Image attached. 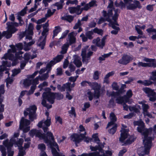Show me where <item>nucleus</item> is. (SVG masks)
Listing matches in <instances>:
<instances>
[{"label":"nucleus","mask_w":156,"mask_h":156,"mask_svg":"<svg viewBox=\"0 0 156 156\" xmlns=\"http://www.w3.org/2000/svg\"><path fill=\"white\" fill-rule=\"evenodd\" d=\"M11 47L12 49L8 50V53L4 54L2 59L8 58L9 60H11L12 66L16 65L18 63V59H23L28 62L29 59L30 58V55L29 53H25L24 57H23L20 55L23 53L22 51H19L18 52H16V48L14 46L12 45Z\"/></svg>","instance_id":"obj_1"},{"label":"nucleus","mask_w":156,"mask_h":156,"mask_svg":"<svg viewBox=\"0 0 156 156\" xmlns=\"http://www.w3.org/2000/svg\"><path fill=\"white\" fill-rule=\"evenodd\" d=\"M115 105L114 99L112 98L109 101V104L108 105V107L109 108H113Z\"/></svg>","instance_id":"obj_51"},{"label":"nucleus","mask_w":156,"mask_h":156,"mask_svg":"<svg viewBox=\"0 0 156 156\" xmlns=\"http://www.w3.org/2000/svg\"><path fill=\"white\" fill-rule=\"evenodd\" d=\"M134 126H138L137 130L138 132L142 133V134L144 136V139L143 140V143L144 144H148L149 142L151 143H152V137L148 136V135H151L152 134V128H150L149 129H145L144 128V123L141 120L134 121L133 122Z\"/></svg>","instance_id":"obj_2"},{"label":"nucleus","mask_w":156,"mask_h":156,"mask_svg":"<svg viewBox=\"0 0 156 156\" xmlns=\"http://www.w3.org/2000/svg\"><path fill=\"white\" fill-rule=\"evenodd\" d=\"M23 142V139L20 138L19 140L16 141V142L14 143L15 147H18V149L19 150V148H22L23 149V147L22 146V145Z\"/></svg>","instance_id":"obj_34"},{"label":"nucleus","mask_w":156,"mask_h":156,"mask_svg":"<svg viewBox=\"0 0 156 156\" xmlns=\"http://www.w3.org/2000/svg\"><path fill=\"white\" fill-rule=\"evenodd\" d=\"M36 88V86L34 85H32L30 87V90L28 91V94L30 95L34 92V90Z\"/></svg>","instance_id":"obj_56"},{"label":"nucleus","mask_w":156,"mask_h":156,"mask_svg":"<svg viewBox=\"0 0 156 156\" xmlns=\"http://www.w3.org/2000/svg\"><path fill=\"white\" fill-rule=\"evenodd\" d=\"M69 45L68 44H64L62 46V51H60V53L62 55H63L66 53L68 48Z\"/></svg>","instance_id":"obj_41"},{"label":"nucleus","mask_w":156,"mask_h":156,"mask_svg":"<svg viewBox=\"0 0 156 156\" xmlns=\"http://www.w3.org/2000/svg\"><path fill=\"white\" fill-rule=\"evenodd\" d=\"M0 150L2 153V156H6V153L5 148L2 146H0Z\"/></svg>","instance_id":"obj_59"},{"label":"nucleus","mask_w":156,"mask_h":156,"mask_svg":"<svg viewBox=\"0 0 156 156\" xmlns=\"http://www.w3.org/2000/svg\"><path fill=\"white\" fill-rule=\"evenodd\" d=\"M148 67H156V60L152 58L150 63H148Z\"/></svg>","instance_id":"obj_43"},{"label":"nucleus","mask_w":156,"mask_h":156,"mask_svg":"<svg viewBox=\"0 0 156 156\" xmlns=\"http://www.w3.org/2000/svg\"><path fill=\"white\" fill-rule=\"evenodd\" d=\"M17 19L19 21V23L16 22H8L6 23V25L8 26L9 28L13 32H15L18 30L17 29L15 28V27H17L19 26H22L24 23L21 17L17 16Z\"/></svg>","instance_id":"obj_8"},{"label":"nucleus","mask_w":156,"mask_h":156,"mask_svg":"<svg viewBox=\"0 0 156 156\" xmlns=\"http://www.w3.org/2000/svg\"><path fill=\"white\" fill-rule=\"evenodd\" d=\"M122 127L121 128V129L120 130L121 132V136L119 138V140L122 142H123L124 140L127 137V133L128 132L129 130L127 129H125V128L127 127L126 126L123 124L122 125Z\"/></svg>","instance_id":"obj_19"},{"label":"nucleus","mask_w":156,"mask_h":156,"mask_svg":"<svg viewBox=\"0 0 156 156\" xmlns=\"http://www.w3.org/2000/svg\"><path fill=\"white\" fill-rule=\"evenodd\" d=\"M46 37L41 36L38 39L37 43V45L40 47L41 49L44 48L46 41Z\"/></svg>","instance_id":"obj_23"},{"label":"nucleus","mask_w":156,"mask_h":156,"mask_svg":"<svg viewBox=\"0 0 156 156\" xmlns=\"http://www.w3.org/2000/svg\"><path fill=\"white\" fill-rule=\"evenodd\" d=\"M112 127L108 130L109 133L112 135L114 134L115 133L117 127V124H115Z\"/></svg>","instance_id":"obj_37"},{"label":"nucleus","mask_w":156,"mask_h":156,"mask_svg":"<svg viewBox=\"0 0 156 156\" xmlns=\"http://www.w3.org/2000/svg\"><path fill=\"white\" fill-rule=\"evenodd\" d=\"M3 144L7 148V152L8 153L7 156H13L14 154V151H11V147L13 145L12 143H9L8 140H6L4 141Z\"/></svg>","instance_id":"obj_21"},{"label":"nucleus","mask_w":156,"mask_h":156,"mask_svg":"<svg viewBox=\"0 0 156 156\" xmlns=\"http://www.w3.org/2000/svg\"><path fill=\"white\" fill-rule=\"evenodd\" d=\"M90 86L92 87V88L94 90L95 94L96 95L97 98H98L100 96V87L98 83L96 82L91 83Z\"/></svg>","instance_id":"obj_22"},{"label":"nucleus","mask_w":156,"mask_h":156,"mask_svg":"<svg viewBox=\"0 0 156 156\" xmlns=\"http://www.w3.org/2000/svg\"><path fill=\"white\" fill-rule=\"evenodd\" d=\"M110 117L111 121L108 123L106 128L110 127L115 124V123L116 121V118L115 114L111 112L110 115Z\"/></svg>","instance_id":"obj_24"},{"label":"nucleus","mask_w":156,"mask_h":156,"mask_svg":"<svg viewBox=\"0 0 156 156\" xmlns=\"http://www.w3.org/2000/svg\"><path fill=\"white\" fill-rule=\"evenodd\" d=\"M144 147H141L138 151V153L139 156H144L145 154H148L149 150L151 147V143L150 141L148 144H144Z\"/></svg>","instance_id":"obj_11"},{"label":"nucleus","mask_w":156,"mask_h":156,"mask_svg":"<svg viewBox=\"0 0 156 156\" xmlns=\"http://www.w3.org/2000/svg\"><path fill=\"white\" fill-rule=\"evenodd\" d=\"M34 43L35 41L33 40L28 43H26L25 41L24 42V50L26 51L30 50L31 48L30 46L34 44Z\"/></svg>","instance_id":"obj_30"},{"label":"nucleus","mask_w":156,"mask_h":156,"mask_svg":"<svg viewBox=\"0 0 156 156\" xmlns=\"http://www.w3.org/2000/svg\"><path fill=\"white\" fill-rule=\"evenodd\" d=\"M90 7L88 3L85 4L83 7L81 8H80V10L79 13H81L82 11L83 10L85 11L88 10L90 9Z\"/></svg>","instance_id":"obj_54"},{"label":"nucleus","mask_w":156,"mask_h":156,"mask_svg":"<svg viewBox=\"0 0 156 156\" xmlns=\"http://www.w3.org/2000/svg\"><path fill=\"white\" fill-rule=\"evenodd\" d=\"M63 88L64 91L65 89L67 92L70 91L71 90V83L69 82L67 83L63 84Z\"/></svg>","instance_id":"obj_40"},{"label":"nucleus","mask_w":156,"mask_h":156,"mask_svg":"<svg viewBox=\"0 0 156 156\" xmlns=\"http://www.w3.org/2000/svg\"><path fill=\"white\" fill-rule=\"evenodd\" d=\"M48 73L49 71L48 70L46 73H44L41 76H40V80L41 81H43L47 79L48 77Z\"/></svg>","instance_id":"obj_50"},{"label":"nucleus","mask_w":156,"mask_h":156,"mask_svg":"<svg viewBox=\"0 0 156 156\" xmlns=\"http://www.w3.org/2000/svg\"><path fill=\"white\" fill-rule=\"evenodd\" d=\"M21 71V70L20 69H14L12 70V76H14L19 73H20Z\"/></svg>","instance_id":"obj_53"},{"label":"nucleus","mask_w":156,"mask_h":156,"mask_svg":"<svg viewBox=\"0 0 156 156\" xmlns=\"http://www.w3.org/2000/svg\"><path fill=\"white\" fill-rule=\"evenodd\" d=\"M137 65L139 67H148V63L143 62H139L137 63Z\"/></svg>","instance_id":"obj_52"},{"label":"nucleus","mask_w":156,"mask_h":156,"mask_svg":"<svg viewBox=\"0 0 156 156\" xmlns=\"http://www.w3.org/2000/svg\"><path fill=\"white\" fill-rule=\"evenodd\" d=\"M93 34V31H88L86 33L85 35L88 39L91 40L93 38L92 35Z\"/></svg>","instance_id":"obj_48"},{"label":"nucleus","mask_w":156,"mask_h":156,"mask_svg":"<svg viewBox=\"0 0 156 156\" xmlns=\"http://www.w3.org/2000/svg\"><path fill=\"white\" fill-rule=\"evenodd\" d=\"M112 87L113 90H118L119 88V86L118 85L117 83L116 82H113L112 83Z\"/></svg>","instance_id":"obj_57"},{"label":"nucleus","mask_w":156,"mask_h":156,"mask_svg":"<svg viewBox=\"0 0 156 156\" xmlns=\"http://www.w3.org/2000/svg\"><path fill=\"white\" fill-rule=\"evenodd\" d=\"M80 5H77L76 7H71L69 9V12L71 14L76 13L77 15H80Z\"/></svg>","instance_id":"obj_27"},{"label":"nucleus","mask_w":156,"mask_h":156,"mask_svg":"<svg viewBox=\"0 0 156 156\" xmlns=\"http://www.w3.org/2000/svg\"><path fill=\"white\" fill-rule=\"evenodd\" d=\"M32 84V80L26 79L23 82V84L25 87H28Z\"/></svg>","instance_id":"obj_47"},{"label":"nucleus","mask_w":156,"mask_h":156,"mask_svg":"<svg viewBox=\"0 0 156 156\" xmlns=\"http://www.w3.org/2000/svg\"><path fill=\"white\" fill-rule=\"evenodd\" d=\"M19 134L18 133H15L14 134L13 137L12 138L10 141H9V143H12L13 145V144L16 142V140L17 139V137L19 136Z\"/></svg>","instance_id":"obj_35"},{"label":"nucleus","mask_w":156,"mask_h":156,"mask_svg":"<svg viewBox=\"0 0 156 156\" xmlns=\"http://www.w3.org/2000/svg\"><path fill=\"white\" fill-rule=\"evenodd\" d=\"M63 0H60V2H56L55 4V5L57 7V9L58 10L61 9L62 8V3H63Z\"/></svg>","instance_id":"obj_46"},{"label":"nucleus","mask_w":156,"mask_h":156,"mask_svg":"<svg viewBox=\"0 0 156 156\" xmlns=\"http://www.w3.org/2000/svg\"><path fill=\"white\" fill-rule=\"evenodd\" d=\"M25 150L22 148H19V151L18 156H23L26 154Z\"/></svg>","instance_id":"obj_61"},{"label":"nucleus","mask_w":156,"mask_h":156,"mask_svg":"<svg viewBox=\"0 0 156 156\" xmlns=\"http://www.w3.org/2000/svg\"><path fill=\"white\" fill-rule=\"evenodd\" d=\"M100 74L98 71H95L93 76V79L95 80L98 79L99 78V76Z\"/></svg>","instance_id":"obj_63"},{"label":"nucleus","mask_w":156,"mask_h":156,"mask_svg":"<svg viewBox=\"0 0 156 156\" xmlns=\"http://www.w3.org/2000/svg\"><path fill=\"white\" fill-rule=\"evenodd\" d=\"M86 132H84V134H80V135L76 133L73 134L70 136L71 140L75 142L76 146H77V144L80 142L83 139H84V141L87 143L91 141L92 139L85 136Z\"/></svg>","instance_id":"obj_6"},{"label":"nucleus","mask_w":156,"mask_h":156,"mask_svg":"<svg viewBox=\"0 0 156 156\" xmlns=\"http://www.w3.org/2000/svg\"><path fill=\"white\" fill-rule=\"evenodd\" d=\"M68 113L70 114V116L72 117L74 116V117L76 116V113L74 108L72 107L71 108V110L68 111Z\"/></svg>","instance_id":"obj_49"},{"label":"nucleus","mask_w":156,"mask_h":156,"mask_svg":"<svg viewBox=\"0 0 156 156\" xmlns=\"http://www.w3.org/2000/svg\"><path fill=\"white\" fill-rule=\"evenodd\" d=\"M48 26L49 24L48 23V21H47L45 23L43 24V31L42 33V36H41L46 37V33L48 32L49 30V29L48 28Z\"/></svg>","instance_id":"obj_28"},{"label":"nucleus","mask_w":156,"mask_h":156,"mask_svg":"<svg viewBox=\"0 0 156 156\" xmlns=\"http://www.w3.org/2000/svg\"><path fill=\"white\" fill-rule=\"evenodd\" d=\"M63 57L64 55H63L62 54L57 55L52 60V61L53 62V64H55L56 63L60 62L63 58Z\"/></svg>","instance_id":"obj_33"},{"label":"nucleus","mask_w":156,"mask_h":156,"mask_svg":"<svg viewBox=\"0 0 156 156\" xmlns=\"http://www.w3.org/2000/svg\"><path fill=\"white\" fill-rule=\"evenodd\" d=\"M53 61L52 60L51 61L49 62L47 65L46 67L45 68H46L47 69H48L50 70L51 69V67L55 65V64H53Z\"/></svg>","instance_id":"obj_60"},{"label":"nucleus","mask_w":156,"mask_h":156,"mask_svg":"<svg viewBox=\"0 0 156 156\" xmlns=\"http://www.w3.org/2000/svg\"><path fill=\"white\" fill-rule=\"evenodd\" d=\"M51 151L53 156H65L62 153H59L58 152L56 149L55 148H52Z\"/></svg>","instance_id":"obj_36"},{"label":"nucleus","mask_w":156,"mask_h":156,"mask_svg":"<svg viewBox=\"0 0 156 156\" xmlns=\"http://www.w3.org/2000/svg\"><path fill=\"white\" fill-rule=\"evenodd\" d=\"M133 3L129 2L126 5V9L127 10H134L137 8L140 9L142 7L140 2L137 0H135L133 2Z\"/></svg>","instance_id":"obj_15"},{"label":"nucleus","mask_w":156,"mask_h":156,"mask_svg":"<svg viewBox=\"0 0 156 156\" xmlns=\"http://www.w3.org/2000/svg\"><path fill=\"white\" fill-rule=\"evenodd\" d=\"M112 54V52H109L108 54H104L103 55H102L101 57H100L99 58L98 60L101 61L105 60V58L109 57Z\"/></svg>","instance_id":"obj_45"},{"label":"nucleus","mask_w":156,"mask_h":156,"mask_svg":"<svg viewBox=\"0 0 156 156\" xmlns=\"http://www.w3.org/2000/svg\"><path fill=\"white\" fill-rule=\"evenodd\" d=\"M132 56L126 54L123 55L122 58L118 61V62L123 65H126L133 60Z\"/></svg>","instance_id":"obj_14"},{"label":"nucleus","mask_w":156,"mask_h":156,"mask_svg":"<svg viewBox=\"0 0 156 156\" xmlns=\"http://www.w3.org/2000/svg\"><path fill=\"white\" fill-rule=\"evenodd\" d=\"M118 12V9L115 10V13L112 17V20H113L114 21H112L111 22H110L109 23V25L114 29L119 31L120 30L119 28V27L115 26V25H119V24L116 21L119 16Z\"/></svg>","instance_id":"obj_12"},{"label":"nucleus","mask_w":156,"mask_h":156,"mask_svg":"<svg viewBox=\"0 0 156 156\" xmlns=\"http://www.w3.org/2000/svg\"><path fill=\"white\" fill-rule=\"evenodd\" d=\"M74 17L70 15H64L61 17L62 20L66 21L69 23L71 22L74 19Z\"/></svg>","instance_id":"obj_31"},{"label":"nucleus","mask_w":156,"mask_h":156,"mask_svg":"<svg viewBox=\"0 0 156 156\" xmlns=\"http://www.w3.org/2000/svg\"><path fill=\"white\" fill-rule=\"evenodd\" d=\"M139 103L142 105L143 113L147 111V109L149 108V106L147 105L144 104L143 101L139 102Z\"/></svg>","instance_id":"obj_42"},{"label":"nucleus","mask_w":156,"mask_h":156,"mask_svg":"<svg viewBox=\"0 0 156 156\" xmlns=\"http://www.w3.org/2000/svg\"><path fill=\"white\" fill-rule=\"evenodd\" d=\"M30 136L33 137L35 135L36 137L39 138L40 139H43L44 142L47 144H50L51 141H53L54 137L53 134L51 132H48L46 134L42 133L38 130L36 129L31 130L29 132Z\"/></svg>","instance_id":"obj_4"},{"label":"nucleus","mask_w":156,"mask_h":156,"mask_svg":"<svg viewBox=\"0 0 156 156\" xmlns=\"http://www.w3.org/2000/svg\"><path fill=\"white\" fill-rule=\"evenodd\" d=\"M132 91L130 89L127 91L126 95H124V97L126 100H128L132 97Z\"/></svg>","instance_id":"obj_39"},{"label":"nucleus","mask_w":156,"mask_h":156,"mask_svg":"<svg viewBox=\"0 0 156 156\" xmlns=\"http://www.w3.org/2000/svg\"><path fill=\"white\" fill-rule=\"evenodd\" d=\"M106 39V36H104L101 39L99 37H98L93 40V42L96 44L97 46L102 49L105 46V40Z\"/></svg>","instance_id":"obj_18"},{"label":"nucleus","mask_w":156,"mask_h":156,"mask_svg":"<svg viewBox=\"0 0 156 156\" xmlns=\"http://www.w3.org/2000/svg\"><path fill=\"white\" fill-rule=\"evenodd\" d=\"M73 57L74 58V60L73 61L74 64L77 67H80L82 64L80 57L76 55H74Z\"/></svg>","instance_id":"obj_26"},{"label":"nucleus","mask_w":156,"mask_h":156,"mask_svg":"<svg viewBox=\"0 0 156 156\" xmlns=\"http://www.w3.org/2000/svg\"><path fill=\"white\" fill-rule=\"evenodd\" d=\"M124 96H119L115 100L116 102L119 104H121L123 103L124 101Z\"/></svg>","instance_id":"obj_44"},{"label":"nucleus","mask_w":156,"mask_h":156,"mask_svg":"<svg viewBox=\"0 0 156 156\" xmlns=\"http://www.w3.org/2000/svg\"><path fill=\"white\" fill-rule=\"evenodd\" d=\"M21 60V61L20 62V68L21 69H24V67H25L28 62H26V61L23 59Z\"/></svg>","instance_id":"obj_58"},{"label":"nucleus","mask_w":156,"mask_h":156,"mask_svg":"<svg viewBox=\"0 0 156 156\" xmlns=\"http://www.w3.org/2000/svg\"><path fill=\"white\" fill-rule=\"evenodd\" d=\"M76 35L74 32H72L69 33L66 39L67 42L69 45L75 43L76 41V38L75 37Z\"/></svg>","instance_id":"obj_20"},{"label":"nucleus","mask_w":156,"mask_h":156,"mask_svg":"<svg viewBox=\"0 0 156 156\" xmlns=\"http://www.w3.org/2000/svg\"><path fill=\"white\" fill-rule=\"evenodd\" d=\"M61 31V29L59 26H56L55 27V29L53 30V38L56 36Z\"/></svg>","instance_id":"obj_38"},{"label":"nucleus","mask_w":156,"mask_h":156,"mask_svg":"<svg viewBox=\"0 0 156 156\" xmlns=\"http://www.w3.org/2000/svg\"><path fill=\"white\" fill-rule=\"evenodd\" d=\"M7 28L8 30L4 31L2 32V36H5V37L8 39L11 37L12 36V34L13 33H14L9 28L8 26H7Z\"/></svg>","instance_id":"obj_29"},{"label":"nucleus","mask_w":156,"mask_h":156,"mask_svg":"<svg viewBox=\"0 0 156 156\" xmlns=\"http://www.w3.org/2000/svg\"><path fill=\"white\" fill-rule=\"evenodd\" d=\"M30 123V121L29 120L24 119L23 117L22 118L20 122V129H22L24 126H27L29 125Z\"/></svg>","instance_id":"obj_25"},{"label":"nucleus","mask_w":156,"mask_h":156,"mask_svg":"<svg viewBox=\"0 0 156 156\" xmlns=\"http://www.w3.org/2000/svg\"><path fill=\"white\" fill-rule=\"evenodd\" d=\"M92 138L94 140V142L98 144V146H96L94 147H91L90 149L92 151H95L94 152L89 154H83L81 155L78 156H103L99 154V152L96 151L97 150H100L104 147V145L100 143V140L98 137L97 134H95L92 136Z\"/></svg>","instance_id":"obj_5"},{"label":"nucleus","mask_w":156,"mask_h":156,"mask_svg":"<svg viewBox=\"0 0 156 156\" xmlns=\"http://www.w3.org/2000/svg\"><path fill=\"white\" fill-rule=\"evenodd\" d=\"M45 115L47 116V119L46 120H42L37 125L39 127L43 129L44 133L47 131L48 127L50 126L51 123V119L49 117V113L48 112H46Z\"/></svg>","instance_id":"obj_9"},{"label":"nucleus","mask_w":156,"mask_h":156,"mask_svg":"<svg viewBox=\"0 0 156 156\" xmlns=\"http://www.w3.org/2000/svg\"><path fill=\"white\" fill-rule=\"evenodd\" d=\"M102 15L107 20V21L109 23L112 21L113 13L111 9H108L107 12L103 10L102 12Z\"/></svg>","instance_id":"obj_17"},{"label":"nucleus","mask_w":156,"mask_h":156,"mask_svg":"<svg viewBox=\"0 0 156 156\" xmlns=\"http://www.w3.org/2000/svg\"><path fill=\"white\" fill-rule=\"evenodd\" d=\"M44 90L46 92L43 93L42 94L43 99L41 104L44 106L48 108H50L52 107V105L47 104L46 100L51 104L54 103L55 99V94L54 93L51 92V89L50 88H46Z\"/></svg>","instance_id":"obj_3"},{"label":"nucleus","mask_w":156,"mask_h":156,"mask_svg":"<svg viewBox=\"0 0 156 156\" xmlns=\"http://www.w3.org/2000/svg\"><path fill=\"white\" fill-rule=\"evenodd\" d=\"M34 29L33 25L32 23H30L27 30L25 31V34L30 35H33V30Z\"/></svg>","instance_id":"obj_32"},{"label":"nucleus","mask_w":156,"mask_h":156,"mask_svg":"<svg viewBox=\"0 0 156 156\" xmlns=\"http://www.w3.org/2000/svg\"><path fill=\"white\" fill-rule=\"evenodd\" d=\"M40 76H38L37 77L34 79L32 80V85H35L38 84L39 83V79H40Z\"/></svg>","instance_id":"obj_62"},{"label":"nucleus","mask_w":156,"mask_h":156,"mask_svg":"<svg viewBox=\"0 0 156 156\" xmlns=\"http://www.w3.org/2000/svg\"><path fill=\"white\" fill-rule=\"evenodd\" d=\"M151 74L152 76L150 77V80L153 81L156 80V70L152 71Z\"/></svg>","instance_id":"obj_55"},{"label":"nucleus","mask_w":156,"mask_h":156,"mask_svg":"<svg viewBox=\"0 0 156 156\" xmlns=\"http://www.w3.org/2000/svg\"><path fill=\"white\" fill-rule=\"evenodd\" d=\"M153 82L150 80H144V85L145 86H149L152 84Z\"/></svg>","instance_id":"obj_64"},{"label":"nucleus","mask_w":156,"mask_h":156,"mask_svg":"<svg viewBox=\"0 0 156 156\" xmlns=\"http://www.w3.org/2000/svg\"><path fill=\"white\" fill-rule=\"evenodd\" d=\"M87 48H85L82 49L81 54L82 58V62L84 64L87 65L90 59V56L92 55L93 52L89 51L87 53Z\"/></svg>","instance_id":"obj_10"},{"label":"nucleus","mask_w":156,"mask_h":156,"mask_svg":"<svg viewBox=\"0 0 156 156\" xmlns=\"http://www.w3.org/2000/svg\"><path fill=\"white\" fill-rule=\"evenodd\" d=\"M143 90L147 94L150 101H154L156 100V93L153 90L148 87H146L143 89Z\"/></svg>","instance_id":"obj_13"},{"label":"nucleus","mask_w":156,"mask_h":156,"mask_svg":"<svg viewBox=\"0 0 156 156\" xmlns=\"http://www.w3.org/2000/svg\"><path fill=\"white\" fill-rule=\"evenodd\" d=\"M8 58L5 59V61H3L2 62V65L0 66V78L3 75V72L6 70V67H10L11 66V61H8Z\"/></svg>","instance_id":"obj_16"},{"label":"nucleus","mask_w":156,"mask_h":156,"mask_svg":"<svg viewBox=\"0 0 156 156\" xmlns=\"http://www.w3.org/2000/svg\"><path fill=\"white\" fill-rule=\"evenodd\" d=\"M37 107L35 105L30 106L26 109V111L24 112L25 116L29 115V119L32 121L36 119V111Z\"/></svg>","instance_id":"obj_7"}]
</instances>
